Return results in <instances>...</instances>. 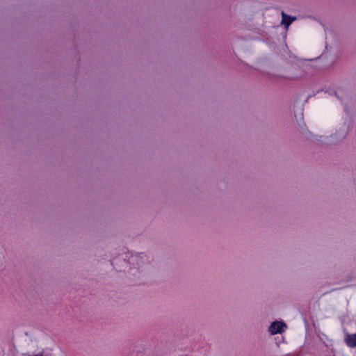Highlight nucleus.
Listing matches in <instances>:
<instances>
[{"mask_svg":"<svg viewBox=\"0 0 356 356\" xmlns=\"http://www.w3.org/2000/svg\"><path fill=\"white\" fill-rule=\"evenodd\" d=\"M286 327L284 323L281 321H275L272 323L269 327V332L272 334L282 333L284 331V327Z\"/></svg>","mask_w":356,"mask_h":356,"instance_id":"obj_1","label":"nucleus"},{"mask_svg":"<svg viewBox=\"0 0 356 356\" xmlns=\"http://www.w3.org/2000/svg\"><path fill=\"white\" fill-rule=\"evenodd\" d=\"M346 344L350 348L356 347V334H346L344 338Z\"/></svg>","mask_w":356,"mask_h":356,"instance_id":"obj_2","label":"nucleus"},{"mask_svg":"<svg viewBox=\"0 0 356 356\" xmlns=\"http://www.w3.org/2000/svg\"><path fill=\"white\" fill-rule=\"evenodd\" d=\"M282 24H284L286 27H288L293 20H295L296 17H291L284 12L282 13Z\"/></svg>","mask_w":356,"mask_h":356,"instance_id":"obj_3","label":"nucleus"}]
</instances>
